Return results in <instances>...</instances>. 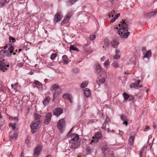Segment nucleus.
I'll return each mask as SVG.
<instances>
[{
  "instance_id": "59",
  "label": "nucleus",
  "mask_w": 157,
  "mask_h": 157,
  "mask_svg": "<svg viewBox=\"0 0 157 157\" xmlns=\"http://www.w3.org/2000/svg\"><path fill=\"white\" fill-rule=\"evenodd\" d=\"M109 121H110L109 119V118H108L107 117L106 119H105V123H106V122H109Z\"/></svg>"
},
{
  "instance_id": "42",
  "label": "nucleus",
  "mask_w": 157,
  "mask_h": 157,
  "mask_svg": "<svg viewBox=\"0 0 157 157\" xmlns=\"http://www.w3.org/2000/svg\"><path fill=\"white\" fill-rule=\"evenodd\" d=\"M5 50L4 49H2L0 51V55L2 56H5L6 55H5Z\"/></svg>"
},
{
  "instance_id": "45",
  "label": "nucleus",
  "mask_w": 157,
  "mask_h": 157,
  "mask_svg": "<svg viewBox=\"0 0 157 157\" xmlns=\"http://www.w3.org/2000/svg\"><path fill=\"white\" fill-rule=\"evenodd\" d=\"M9 39L10 41L11 40L13 43H14L16 41L15 39L11 36L9 37Z\"/></svg>"
},
{
  "instance_id": "27",
  "label": "nucleus",
  "mask_w": 157,
  "mask_h": 157,
  "mask_svg": "<svg viewBox=\"0 0 157 157\" xmlns=\"http://www.w3.org/2000/svg\"><path fill=\"white\" fill-rule=\"evenodd\" d=\"M111 66L112 67L115 68H118L120 66L118 63L117 61L113 62L111 64Z\"/></svg>"
},
{
  "instance_id": "19",
  "label": "nucleus",
  "mask_w": 157,
  "mask_h": 157,
  "mask_svg": "<svg viewBox=\"0 0 157 157\" xmlns=\"http://www.w3.org/2000/svg\"><path fill=\"white\" fill-rule=\"evenodd\" d=\"M59 85L57 83H56L53 84L52 86H51L50 88V90L51 91H53L54 90H56L58 88H59Z\"/></svg>"
},
{
  "instance_id": "53",
  "label": "nucleus",
  "mask_w": 157,
  "mask_h": 157,
  "mask_svg": "<svg viewBox=\"0 0 157 157\" xmlns=\"http://www.w3.org/2000/svg\"><path fill=\"white\" fill-rule=\"evenodd\" d=\"M117 19L115 17L112 18L110 21V22L111 23H113L114 22L115 20Z\"/></svg>"
},
{
  "instance_id": "44",
  "label": "nucleus",
  "mask_w": 157,
  "mask_h": 157,
  "mask_svg": "<svg viewBox=\"0 0 157 157\" xmlns=\"http://www.w3.org/2000/svg\"><path fill=\"white\" fill-rule=\"evenodd\" d=\"M96 38V36L95 35H92L90 36L89 38L90 40H94Z\"/></svg>"
},
{
  "instance_id": "2",
  "label": "nucleus",
  "mask_w": 157,
  "mask_h": 157,
  "mask_svg": "<svg viewBox=\"0 0 157 157\" xmlns=\"http://www.w3.org/2000/svg\"><path fill=\"white\" fill-rule=\"evenodd\" d=\"M72 139L70 141V148L75 149L78 147L80 145V141L79 136L76 134H73L71 136Z\"/></svg>"
},
{
  "instance_id": "25",
  "label": "nucleus",
  "mask_w": 157,
  "mask_h": 157,
  "mask_svg": "<svg viewBox=\"0 0 157 157\" xmlns=\"http://www.w3.org/2000/svg\"><path fill=\"white\" fill-rule=\"evenodd\" d=\"M78 0H69L67 2V6H70L73 5Z\"/></svg>"
},
{
  "instance_id": "51",
  "label": "nucleus",
  "mask_w": 157,
  "mask_h": 157,
  "mask_svg": "<svg viewBox=\"0 0 157 157\" xmlns=\"http://www.w3.org/2000/svg\"><path fill=\"white\" fill-rule=\"evenodd\" d=\"M145 148V147H143L142 148V149L141 150V151L140 152V157H141L142 155V151H143V150H144Z\"/></svg>"
},
{
  "instance_id": "30",
  "label": "nucleus",
  "mask_w": 157,
  "mask_h": 157,
  "mask_svg": "<svg viewBox=\"0 0 157 157\" xmlns=\"http://www.w3.org/2000/svg\"><path fill=\"white\" fill-rule=\"evenodd\" d=\"M9 0H0V5L4 6L6 3H7Z\"/></svg>"
},
{
  "instance_id": "55",
  "label": "nucleus",
  "mask_w": 157,
  "mask_h": 157,
  "mask_svg": "<svg viewBox=\"0 0 157 157\" xmlns=\"http://www.w3.org/2000/svg\"><path fill=\"white\" fill-rule=\"evenodd\" d=\"M106 123L104 122V123L103 124L102 128L104 129H106Z\"/></svg>"
},
{
  "instance_id": "35",
  "label": "nucleus",
  "mask_w": 157,
  "mask_h": 157,
  "mask_svg": "<svg viewBox=\"0 0 157 157\" xmlns=\"http://www.w3.org/2000/svg\"><path fill=\"white\" fill-rule=\"evenodd\" d=\"M123 96L124 98V99L126 100L129 98L130 96L128 95L126 93H124L123 94Z\"/></svg>"
},
{
  "instance_id": "46",
  "label": "nucleus",
  "mask_w": 157,
  "mask_h": 157,
  "mask_svg": "<svg viewBox=\"0 0 157 157\" xmlns=\"http://www.w3.org/2000/svg\"><path fill=\"white\" fill-rule=\"evenodd\" d=\"M73 128V127L72 128H71V129L70 130V131H69V132L68 133L67 135V137H70L71 136H71L73 135V134L71 135V132L72 131Z\"/></svg>"
},
{
  "instance_id": "50",
  "label": "nucleus",
  "mask_w": 157,
  "mask_h": 157,
  "mask_svg": "<svg viewBox=\"0 0 157 157\" xmlns=\"http://www.w3.org/2000/svg\"><path fill=\"white\" fill-rule=\"evenodd\" d=\"M151 144H148L146 147V149H147L148 150L149 149H151Z\"/></svg>"
},
{
  "instance_id": "15",
  "label": "nucleus",
  "mask_w": 157,
  "mask_h": 157,
  "mask_svg": "<svg viewBox=\"0 0 157 157\" xmlns=\"http://www.w3.org/2000/svg\"><path fill=\"white\" fill-rule=\"evenodd\" d=\"M112 46L114 48H117L119 44L118 41L116 40H113L110 42Z\"/></svg>"
},
{
  "instance_id": "23",
  "label": "nucleus",
  "mask_w": 157,
  "mask_h": 157,
  "mask_svg": "<svg viewBox=\"0 0 157 157\" xmlns=\"http://www.w3.org/2000/svg\"><path fill=\"white\" fill-rule=\"evenodd\" d=\"M34 83L36 85V86L37 88H42L43 86V84L38 81H35Z\"/></svg>"
},
{
  "instance_id": "39",
  "label": "nucleus",
  "mask_w": 157,
  "mask_h": 157,
  "mask_svg": "<svg viewBox=\"0 0 157 157\" xmlns=\"http://www.w3.org/2000/svg\"><path fill=\"white\" fill-rule=\"evenodd\" d=\"M121 58L119 54H116L115 55H114L113 56V58L115 59H120Z\"/></svg>"
},
{
  "instance_id": "8",
  "label": "nucleus",
  "mask_w": 157,
  "mask_h": 157,
  "mask_svg": "<svg viewBox=\"0 0 157 157\" xmlns=\"http://www.w3.org/2000/svg\"><path fill=\"white\" fill-rule=\"evenodd\" d=\"M52 114L51 113H48L45 116V119L44 120V123L46 124H48L51 120Z\"/></svg>"
},
{
  "instance_id": "64",
  "label": "nucleus",
  "mask_w": 157,
  "mask_h": 157,
  "mask_svg": "<svg viewBox=\"0 0 157 157\" xmlns=\"http://www.w3.org/2000/svg\"><path fill=\"white\" fill-rule=\"evenodd\" d=\"M105 57L104 56H103L101 58V61H104L105 60Z\"/></svg>"
},
{
  "instance_id": "29",
  "label": "nucleus",
  "mask_w": 157,
  "mask_h": 157,
  "mask_svg": "<svg viewBox=\"0 0 157 157\" xmlns=\"http://www.w3.org/2000/svg\"><path fill=\"white\" fill-rule=\"evenodd\" d=\"M46 66L54 70V69L52 67V66H54V63L52 62H47L46 63Z\"/></svg>"
},
{
  "instance_id": "26",
  "label": "nucleus",
  "mask_w": 157,
  "mask_h": 157,
  "mask_svg": "<svg viewBox=\"0 0 157 157\" xmlns=\"http://www.w3.org/2000/svg\"><path fill=\"white\" fill-rule=\"evenodd\" d=\"M151 56V52L150 50L147 52L145 55L144 56V58H147L149 59Z\"/></svg>"
},
{
  "instance_id": "4",
  "label": "nucleus",
  "mask_w": 157,
  "mask_h": 157,
  "mask_svg": "<svg viewBox=\"0 0 157 157\" xmlns=\"http://www.w3.org/2000/svg\"><path fill=\"white\" fill-rule=\"evenodd\" d=\"M42 149L41 145H38L35 149L33 153V157H37L40 154Z\"/></svg>"
},
{
  "instance_id": "14",
  "label": "nucleus",
  "mask_w": 157,
  "mask_h": 157,
  "mask_svg": "<svg viewBox=\"0 0 157 157\" xmlns=\"http://www.w3.org/2000/svg\"><path fill=\"white\" fill-rule=\"evenodd\" d=\"M71 14L70 13H68L67 15L66 16L63 20L62 21L61 24L62 25H64L67 23L69 21L70 18L71 17Z\"/></svg>"
},
{
  "instance_id": "37",
  "label": "nucleus",
  "mask_w": 157,
  "mask_h": 157,
  "mask_svg": "<svg viewBox=\"0 0 157 157\" xmlns=\"http://www.w3.org/2000/svg\"><path fill=\"white\" fill-rule=\"evenodd\" d=\"M129 101H131L132 104L134 103V98L132 95H130L129 98Z\"/></svg>"
},
{
  "instance_id": "54",
  "label": "nucleus",
  "mask_w": 157,
  "mask_h": 157,
  "mask_svg": "<svg viewBox=\"0 0 157 157\" xmlns=\"http://www.w3.org/2000/svg\"><path fill=\"white\" fill-rule=\"evenodd\" d=\"M5 54L6 55V56H9V55L10 54L9 53V52L8 51L6 50H5Z\"/></svg>"
},
{
  "instance_id": "49",
  "label": "nucleus",
  "mask_w": 157,
  "mask_h": 157,
  "mask_svg": "<svg viewBox=\"0 0 157 157\" xmlns=\"http://www.w3.org/2000/svg\"><path fill=\"white\" fill-rule=\"evenodd\" d=\"M25 143L27 144V146H28L29 145V144L30 142L29 140H28V138H27L25 141Z\"/></svg>"
},
{
  "instance_id": "16",
  "label": "nucleus",
  "mask_w": 157,
  "mask_h": 157,
  "mask_svg": "<svg viewBox=\"0 0 157 157\" xmlns=\"http://www.w3.org/2000/svg\"><path fill=\"white\" fill-rule=\"evenodd\" d=\"M63 98L64 99H68L71 103L72 102V98L71 94H65L63 96Z\"/></svg>"
},
{
  "instance_id": "10",
  "label": "nucleus",
  "mask_w": 157,
  "mask_h": 157,
  "mask_svg": "<svg viewBox=\"0 0 157 157\" xmlns=\"http://www.w3.org/2000/svg\"><path fill=\"white\" fill-rule=\"evenodd\" d=\"M102 137L101 134L100 132H98L96 133L94 136L93 137V140L92 141V142L96 143L98 141L99 139H101Z\"/></svg>"
},
{
  "instance_id": "57",
  "label": "nucleus",
  "mask_w": 157,
  "mask_h": 157,
  "mask_svg": "<svg viewBox=\"0 0 157 157\" xmlns=\"http://www.w3.org/2000/svg\"><path fill=\"white\" fill-rule=\"evenodd\" d=\"M136 86L137 87H142V86L141 85H139V84H138V83H137L136 84Z\"/></svg>"
},
{
  "instance_id": "38",
  "label": "nucleus",
  "mask_w": 157,
  "mask_h": 157,
  "mask_svg": "<svg viewBox=\"0 0 157 157\" xmlns=\"http://www.w3.org/2000/svg\"><path fill=\"white\" fill-rule=\"evenodd\" d=\"M72 71L74 73H77L79 72V70L77 68H75L72 69Z\"/></svg>"
},
{
  "instance_id": "7",
  "label": "nucleus",
  "mask_w": 157,
  "mask_h": 157,
  "mask_svg": "<svg viewBox=\"0 0 157 157\" xmlns=\"http://www.w3.org/2000/svg\"><path fill=\"white\" fill-rule=\"evenodd\" d=\"M101 150L103 153L104 156L106 157L108 155V153L109 152V150L106 144H105L101 147Z\"/></svg>"
},
{
  "instance_id": "1",
  "label": "nucleus",
  "mask_w": 157,
  "mask_h": 157,
  "mask_svg": "<svg viewBox=\"0 0 157 157\" xmlns=\"http://www.w3.org/2000/svg\"><path fill=\"white\" fill-rule=\"evenodd\" d=\"M121 25L119 24L118 26L120 28L118 33L121 37L123 39L126 38L128 37L130 33L128 31L127 25L125 21L122 20L121 22Z\"/></svg>"
},
{
  "instance_id": "28",
  "label": "nucleus",
  "mask_w": 157,
  "mask_h": 157,
  "mask_svg": "<svg viewBox=\"0 0 157 157\" xmlns=\"http://www.w3.org/2000/svg\"><path fill=\"white\" fill-rule=\"evenodd\" d=\"M134 140V137L133 136H131L130 137L128 140L129 144L130 145H132L133 143Z\"/></svg>"
},
{
  "instance_id": "32",
  "label": "nucleus",
  "mask_w": 157,
  "mask_h": 157,
  "mask_svg": "<svg viewBox=\"0 0 157 157\" xmlns=\"http://www.w3.org/2000/svg\"><path fill=\"white\" fill-rule=\"evenodd\" d=\"M17 136L18 135L17 134L14 133L13 135L10 136V140H11L12 139H16Z\"/></svg>"
},
{
  "instance_id": "18",
  "label": "nucleus",
  "mask_w": 157,
  "mask_h": 157,
  "mask_svg": "<svg viewBox=\"0 0 157 157\" xmlns=\"http://www.w3.org/2000/svg\"><path fill=\"white\" fill-rule=\"evenodd\" d=\"M61 91V89L60 88L55 90V92L53 94L54 99L56 98L58 94L60 93Z\"/></svg>"
},
{
  "instance_id": "33",
  "label": "nucleus",
  "mask_w": 157,
  "mask_h": 157,
  "mask_svg": "<svg viewBox=\"0 0 157 157\" xmlns=\"http://www.w3.org/2000/svg\"><path fill=\"white\" fill-rule=\"evenodd\" d=\"M109 42L107 39H105L104 40V45L106 47H108L109 45Z\"/></svg>"
},
{
  "instance_id": "31",
  "label": "nucleus",
  "mask_w": 157,
  "mask_h": 157,
  "mask_svg": "<svg viewBox=\"0 0 157 157\" xmlns=\"http://www.w3.org/2000/svg\"><path fill=\"white\" fill-rule=\"evenodd\" d=\"M70 50L76 51H79L78 49L73 45H71L70 48Z\"/></svg>"
},
{
  "instance_id": "34",
  "label": "nucleus",
  "mask_w": 157,
  "mask_h": 157,
  "mask_svg": "<svg viewBox=\"0 0 157 157\" xmlns=\"http://www.w3.org/2000/svg\"><path fill=\"white\" fill-rule=\"evenodd\" d=\"M121 119L123 121H128V119L127 117L124 116V115H121Z\"/></svg>"
},
{
  "instance_id": "61",
  "label": "nucleus",
  "mask_w": 157,
  "mask_h": 157,
  "mask_svg": "<svg viewBox=\"0 0 157 157\" xmlns=\"http://www.w3.org/2000/svg\"><path fill=\"white\" fill-rule=\"evenodd\" d=\"M120 52V51L119 49H116L115 50V53L116 54H119Z\"/></svg>"
},
{
  "instance_id": "56",
  "label": "nucleus",
  "mask_w": 157,
  "mask_h": 157,
  "mask_svg": "<svg viewBox=\"0 0 157 157\" xmlns=\"http://www.w3.org/2000/svg\"><path fill=\"white\" fill-rule=\"evenodd\" d=\"M136 87V84L134 83H133L132 84H131L130 85V87L131 88H132V87Z\"/></svg>"
},
{
  "instance_id": "22",
  "label": "nucleus",
  "mask_w": 157,
  "mask_h": 157,
  "mask_svg": "<svg viewBox=\"0 0 157 157\" xmlns=\"http://www.w3.org/2000/svg\"><path fill=\"white\" fill-rule=\"evenodd\" d=\"M62 62L65 64H67L68 63L67 56L66 55H64L62 56Z\"/></svg>"
},
{
  "instance_id": "48",
  "label": "nucleus",
  "mask_w": 157,
  "mask_h": 157,
  "mask_svg": "<svg viewBox=\"0 0 157 157\" xmlns=\"http://www.w3.org/2000/svg\"><path fill=\"white\" fill-rule=\"evenodd\" d=\"M99 81L100 82L102 83H104L105 82V79L104 78H102L99 79Z\"/></svg>"
},
{
  "instance_id": "60",
  "label": "nucleus",
  "mask_w": 157,
  "mask_h": 157,
  "mask_svg": "<svg viewBox=\"0 0 157 157\" xmlns=\"http://www.w3.org/2000/svg\"><path fill=\"white\" fill-rule=\"evenodd\" d=\"M120 13H118L117 14H116L115 16V17L117 19L120 16Z\"/></svg>"
},
{
  "instance_id": "40",
  "label": "nucleus",
  "mask_w": 157,
  "mask_h": 157,
  "mask_svg": "<svg viewBox=\"0 0 157 157\" xmlns=\"http://www.w3.org/2000/svg\"><path fill=\"white\" fill-rule=\"evenodd\" d=\"M14 49V47L12 46H11L9 48L8 51L10 53V54H11Z\"/></svg>"
},
{
  "instance_id": "9",
  "label": "nucleus",
  "mask_w": 157,
  "mask_h": 157,
  "mask_svg": "<svg viewBox=\"0 0 157 157\" xmlns=\"http://www.w3.org/2000/svg\"><path fill=\"white\" fill-rule=\"evenodd\" d=\"M50 95V93L49 92L47 93L45 95V98L43 101V103L44 105H46L49 103L50 100V98L49 96Z\"/></svg>"
},
{
  "instance_id": "17",
  "label": "nucleus",
  "mask_w": 157,
  "mask_h": 157,
  "mask_svg": "<svg viewBox=\"0 0 157 157\" xmlns=\"http://www.w3.org/2000/svg\"><path fill=\"white\" fill-rule=\"evenodd\" d=\"M95 69L96 72L99 73L102 71V68L100 65L99 63H98L96 64Z\"/></svg>"
},
{
  "instance_id": "21",
  "label": "nucleus",
  "mask_w": 157,
  "mask_h": 157,
  "mask_svg": "<svg viewBox=\"0 0 157 157\" xmlns=\"http://www.w3.org/2000/svg\"><path fill=\"white\" fill-rule=\"evenodd\" d=\"M105 67V68L106 70H107L110 66V63L109 60L108 59L105 60L104 63L103 64Z\"/></svg>"
},
{
  "instance_id": "62",
  "label": "nucleus",
  "mask_w": 157,
  "mask_h": 157,
  "mask_svg": "<svg viewBox=\"0 0 157 157\" xmlns=\"http://www.w3.org/2000/svg\"><path fill=\"white\" fill-rule=\"evenodd\" d=\"M128 121H124L123 122V124H125L126 126H127L128 124Z\"/></svg>"
},
{
  "instance_id": "13",
  "label": "nucleus",
  "mask_w": 157,
  "mask_h": 157,
  "mask_svg": "<svg viewBox=\"0 0 157 157\" xmlns=\"http://www.w3.org/2000/svg\"><path fill=\"white\" fill-rule=\"evenodd\" d=\"M156 14H157V10L149 12L145 14L144 17H145L151 18L156 15Z\"/></svg>"
},
{
  "instance_id": "36",
  "label": "nucleus",
  "mask_w": 157,
  "mask_h": 157,
  "mask_svg": "<svg viewBox=\"0 0 157 157\" xmlns=\"http://www.w3.org/2000/svg\"><path fill=\"white\" fill-rule=\"evenodd\" d=\"M34 117L36 120H39L41 117V116L38 113L34 114Z\"/></svg>"
},
{
  "instance_id": "6",
  "label": "nucleus",
  "mask_w": 157,
  "mask_h": 157,
  "mask_svg": "<svg viewBox=\"0 0 157 157\" xmlns=\"http://www.w3.org/2000/svg\"><path fill=\"white\" fill-rule=\"evenodd\" d=\"M62 18V14L61 12H58L55 15L54 21L57 23L61 21Z\"/></svg>"
},
{
  "instance_id": "43",
  "label": "nucleus",
  "mask_w": 157,
  "mask_h": 157,
  "mask_svg": "<svg viewBox=\"0 0 157 157\" xmlns=\"http://www.w3.org/2000/svg\"><path fill=\"white\" fill-rule=\"evenodd\" d=\"M57 56V54L56 53H53L51 56L50 58L51 59L54 60Z\"/></svg>"
},
{
  "instance_id": "58",
  "label": "nucleus",
  "mask_w": 157,
  "mask_h": 157,
  "mask_svg": "<svg viewBox=\"0 0 157 157\" xmlns=\"http://www.w3.org/2000/svg\"><path fill=\"white\" fill-rule=\"evenodd\" d=\"M149 129H150L149 127L148 126H146V127H145V129L144 131H148Z\"/></svg>"
},
{
  "instance_id": "11",
  "label": "nucleus",
  "mask_w": 157,
  "mask_h": 157,
  "mask_svg": "<svg viewBox=\"0 0 157 157\" xmlns=\"http://www.w3.org/2000/svg\"><path fill=\"white\" fill-rule=\"evenodd\" d=\"M63 113V109L61 108H57L53 110V114L57 117L59 116Z\"/></svg>"
},
{
  "instance_id": "12",
  "label": "nucleus",
  "mask_w": 157,
  "mask_h": 157,
  "mask_svg": "<svg viewBox=\"0 0 157 157\" xmlns=\"http://www.w3.org/2000/svg\"><path fill=\"white\" fill-rule=\"evenodd\" d=\"M9 67L8 65H6L5 63L3 61H0V70L5 71V70H7L6 67Z\"/></svg>"
},
{
  "instance_id": "24",
  "label": "nucleus",
  "mask_w": 157,
  "mask_h": 157,
  "mask_svg": "<svg viewBox=\"0 0 157 157\" xmlns=\"http://www.w3.org/2000/svg\"><path fill=\"white\" fill-rule=\"evenodd\" d=\"M88 84V82L86 81L83 82L81 84L80 87L81 88H83L86 87Z\"/></svg>"
},
{
  "instance_id": "52",
  "label": "nucleus",
  "mask_w": 157,
  "mask_h": 157,
  "mask_svg": "<svg viewBox=\"0 0 157 157\" xmlns=\"http://www.w3.org/2000/svg\"><path fill=\"white\" fill-rule=\"evenodd\" d=\"M23 65V62H18L17 63V65L20 67H21Z\"/></svg>"
},
{
  "instance_id": "20",
  "label": "nucleus",
  "mask_w": 157,
  "mask_h": 157,
  "mask_svg": "<svg viewBox=\"0 0 157 157\" xmlns=\"http://www.w3.org/2000/svg\"><path fill=\"white\" fill-rule=\"evenodd\" d=\"M84 94L85 96L87 97H88L90 96V95L91 94V92L90 90L86 88L84 90Z\"/></svg>"
},
{
  "instance_id": "3",
  "label": "nucleus",
  "mask_w": 157,
  "mask_h": 157,
  "mask_svg": "<svg viewBox=\"0 0 157 157\" xmlns=\"http://www.w3.org/2000/svg\"><path fill=\"white\" fill-rule=\"evenodd\" d=\"M65 125V122L64 119H62L59 121L57 124V127L61 132L63 131V128Z\"/></svg>"
},
{
  "instance_id": "63",
  "label": "nucleus",
  "mask_w": 157,
  "mask_h": 157,
  "mask_svg": "<svg viewBox=\"0 0 157 157\" xmlns=\"http://www.w3.org/2000/svg\"><path fill=\"white\" fill-rule=\"evenodd\" d=\"M11 86L12 87V89H14V90H16V87H14V86L13 84H12L11 85Z\"/></svg>"
},
{
  "instance_id": "47",
  "label": "nucleus",
  "mask_w": 157,
  "mask_h": 157,
  "mask_svg": "<svg viewBox=\"0 0 157 157\" xmlns=\"http://www.w3.org/2000/svg\"><path fill=\"white\" fill-rule=\"evenodd\" d=\"M11 119L13 121H14L16 122H17L18 121V119L17 117H11Z\"/></svg>"
},
{
  "instance_id": "5",
  "label": "nucleus",
  "mask_w": 157,
  "mask_h": 157,
  "mask_svg": "<svg viewBox=\"0 0 157 157\" xmlns=\"http://www.w3.org/2000/svg\"><path fill=\"white\" fill-rule=\"evenodd\" d=\"M38 124V122L37 121L33 122L31 123L30 125V127L32 133H34L36 132Z\"/></svg>"
},
{
  "instance_id": "41",
  "label": "nucleus",
  "mask_w": 157,
  "mask_h": 157,
  "mask_svg": "<svg viewBox=\"0 0 157 157\" xmlns=\"http://www.w3.org/2000/svg\"><path fill=\"white\" fill-rule=\"evenodd\" d=\"M16 124L15 123H14V124H9V126L10 127L12 128L13 130H14L16 128Z\"/></svg>"
}]
</instances>
